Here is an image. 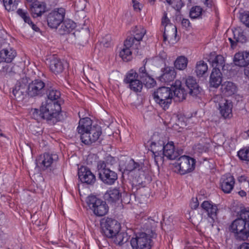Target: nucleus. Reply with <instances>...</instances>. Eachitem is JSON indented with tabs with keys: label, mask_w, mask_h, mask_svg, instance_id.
<instances>
[{
	"label": "nucleus",
	"mask_w": 249,
	"mask_h": 249,
	"mask_svg": "<svg viewBox=\"0 0 249 249\" xmlns=\"http://www.w3.org/2000/svg\"><path fill=\"white\" fill-rule=\"evenodd\" d=\"M231 229L236 234V238L245 240L248 239L249 231V210L246 208L242 209L239 217L231 224Z\"/></svg>",
	"instance_id": "1"
},
{
	"label": "nucleus",
	"mask_w": 249,
	"mask_h": 249,
	"mask_svg": "<svg viewBox=\"0 0 249 249\" xmlns=\"http://www.w3.org/2000/svg\"><path fill=\"white\" fill-rule=\"evenodd\" d=\"M61 110L60 104L57 102H48L47 100L45 103H43L41 106L43 119L51 124H54L60 121Z\"/></svg>",
	"instance_id": "2"
},
{
	"label": "nucleus",
	"mask_w": 249,
	"mask_h": 249,
	"mask_svg": "<svg viewBox=\"0 0 249 249\" xmlns=\"http://www.w3.org/2000/svg\"><path fill=\"white\" fill-rule=\"evenodd\" d=\"M152 96L156 104L164 110H166L169 108L173 99L172 89L166 87L158 88Z\"/></svg>",
	"instance_id": "3"
},
{
	"label": "nucleus",
	"mask_w": 249,
	"mask_h": 249,
	"mask_svg": "<svg viewBox=\"0 0 249 249\" xmlns=\"http://www.w3.org/2000/svg\"><path fill=\"white\" fill-rule=\"evenodd\" d=\"M100 225L101 233L107 238L113 237L121 229L120 224L117 220L108 217L103 218Z\"/></svg>",
	"instance_id": "4"
},
{
	"label": "nucleus",
	"mask_w": 249,
	"mask_h": 249,
	"mask_svg": "<svg viewBox=\"0 0 249 249\" xmlns=\"http://www.w3.org/2000/svg\"><path fill=\"white\" fill-rule=\"evenodd\" d=\"M155 233L149 235L145 232H139L135 237L132 238L130 241L132 249H151L152 247V238L154 237Z\"/></svg>",
	"instance_id": "5"
},
{
	"label": "nucleus",
	"mask_w": 249,
	"mask_h": 249,
	"mask_svg": "<svg viewBox=\"0 0 249 249\" xmlns=\"http://www.w3.org/2000/svg\"><path fill=\"white\" fill-rule=\"evenodd\" d=\"M196 160L187 156H180L174 165L175 171L180 175L192 172L195 167Z\"/></svg>",
	"instance_id": "6"
},
{
	"label": "nucleus",
	"mask_w": 249,
	"mask_h": 249,
	"mask_svg": "<svg viewBox=\"0 0 249 249\" xmlns=\"http://www.w3.org/2000/svg\"><path fill=\"white\" fill-rule=\"evenodd\" d=\"M87 204L89 209L97 216H103L108 212V207L106 202L95 196H89L87 200Z\"/></svg>",
	"instance_id": "7"
},
{
	"label": "nucleus",
	"mask_w": 249,
	"mask_h": 249,
	"mask_svg": "<svg viewBox=\"0 0 249 249\" xmlns=\"http://www.w3.org/2000/svg\"><path fill=\"white\" fill-rule=\"evenodd\" d=\"M106 167L103 162L97 164L99 178L105 184L112 185L118 178L117 174Z\"/></svg>",
	"instance_id": "8"
},
{
	"label": "nucleus",
	"mask_w": 249,
	"mask_h": 249,
	"mask_svg": "<svg viewBox=\"0 0 249 249\" xmlns=\"http://www.w3.org/2000/svg\"><path fill=\"white\" fill-rule=\"evenodd\" d=\"M46 88L44 82L40 79L32 81L27 88V94L32 97H41L45 94Z\"/></svg>",
	"instance_id": "9"
},
{
	"label": "nucleus",
	"mask_w": 249,
	"mask_h": 249,
	"mask_svg": "<svg viewBox=\"0 0 249 249\" xmlns=\"http://www.w3.org/2000/svg\"><path fill=\"white\" fill-rule=\"evenodd\" d=\"M102 134L101 127L98 125H93L92 128L80 136L82 142L86 145H89L97 141Z\"/></svg>",
	"instance_id": "10"
},
{
	"label": "nucleus",
	"mask_w": 249,
	"mask_h": 249,
	"mask_svg": "<svg viewBox=\"0 0 249 249\" xmlns=\"http://www.w3.org/2000/svg\"><path fill=\"white\" fill-rule=\"evenodd\" d=\"M65 10L63 8L54 10L48 16V26L51 28L56 29L62 23L65 17Z\"/></svg>",
	"instance_id": "11"
},
{
	"label": "nucleus",
	"mask_w": 249,
	"mask_h": 249,
	"mask_svg": "<svg viewBox=\"0 0 249 249\" xmlns=\"http://www.w3.org/2000/svg\"><path fill=\"white\" fill-rule=\"evenodd\" d=\"M171 89L173 94V99L176 102H181L185 99L188 91L182 86L181 82L179 80H176L171 85Z\"/></svg>",
	"instance_id": "12"
},
{
	"label": "nucleus",
	"mask_w": 249,
	"mask_h": 249,
	"mask_svg": "<svg viewBox=\"0 0 249 249\" xmlns=\"http://www.w3.org/2000/svg\"><path fill=\"white\" fill-rule=\"evenodd\" d=\"M139 75L131 70L126 75L124 81L129 84L130 88L135 92L141 91L142 88V82L138 79Z\"/></svg>",
	"instance_id": "13"
},
{
	"label": "nucleus",
	"mask_w": 249,
	"mask_h": 249,
	"mask_svg": "<svg viewBox=\"0 0 249 249\" xmlns=\"http://www.w3.org/2000/svg\"><path fill=\"white\" fill-rule=\"evenodd\" d=\"M137 54L133 45L131 39H126L124 41L123 48L120 52L119 55L124 61H129L131 60L132 53Z\"/></svg>",
	"instance_id": "14"
},
{
	"label": "nucleus",
	"mask_w": 249,
	"mask_h": 249,
	"mask_svg": "<svg viewBox=\"0 0 249 249\" xmlns=\"http://www.w3.org/2000/svg\"><path fill=\"white\" fill-rule=\"evenodd\" d=\"M78 178L82 183L93 184L96 181L95 176L86 166H81L78 170Z\"/></svg>",
	"instance_id": "15"
},
{
	"label": "nucleus",
	"mask_w": 249,
	"mask_h": 249,
	"mask_svg": "<svg viewBox=\"0 0 249 249\" xmlns=\"http://www.w3.org/2000/svg\"><path fill=\"white\" fill-rule=\"evenodd\" d=\"M165 142L162 140L152 142L150 144L151 151L154 155L155 161L157 164L160 161L163 162V156H161L162 152L164 146Z\"/></svg>",
	"instance_id": "16"
},
{
	"label": "nucleus",
	"mask_w": 249,
	"mask_h": 249,
	"mask_svg": "<svg viewBox=\"0 0 249 249\" xmlns=\"http://www.w3.org/2000/svg\"><path fill=\"white\" fill-rule=\"evenodd\" d=\"M27 87L23 80L18 81L13 89V94L18 101H22L26 96Z\"/></svg>",
	"instance_id": "17"
},
{
	"label": "nucleus",
	"mask_w": 249,
	"mask_h": 249,
	"mask_svg": "<svg viewBox=\"0 0 249 249\" xmlns=\"http://www.w3.org/2000/svg\"><path fill=\"white\" fill-rule=\"evenodd\" d=\"M234 178L230 174L223 176L220 179V186L222 190L226 194H229L233 188Z\"/></svg>",
	"instance_id": "18"
},
{
	"label": "nucleus",
	"mask_w": 249,
	"mask_h": 249,
	"mask_svg": "<svg viewBox=\"0 0 249 249\" xmlns=\"http://www.w3.org/2000/svg\"><path fill=\"white\" fill-rule=\"evenodd\" d=\"M49 68L50 70L55 74L63 72L64 69V62L56 55H53L49 58Z\"/></svg>",
	"instance_id": "19"
},
{
	"label": "nucleus",
	"mask_w": 249,
	"mask_h": 249,
	"mask_svg": "<svg viewBox=\"0 0 249 249\" xmlns=\"http://www.w3.org/2000/svg\"><path fill=\"white\" fill-rule=\"evenodd\" d=\"M179 151H175L174 143L172 142L167 143L163 146L161 156L166 157L167 159L173 160L176 159L181 153Z\"/></svg>",
	"instance_id": "20"
},
{
	"label": "nucleus",
	"mask_w": 249,
	"mask_h": 249,
	"mask_svg": "<svg viewBox=\"0 0 249 249\" xmlns=\"http://www.w3.org/2000/svg\"><path fill=\"white\" fill-rule=\"evenodd\" d=\"M186 85L189 89V93L193 96H197L201 92V89L197 84L196 79L193 76H189L185 80Z\"/></svg>",
	"instance_id": "21"
},
{
	"label": "nucleus",
	"mask_w": 249,
	"mask_h": 249,
	"mask_svg": "<svg viewBox=\"0 0 249 249\" xmlns=\"http://www.w3.org/2000/svg\"><path fill=\"white\" fill-rule=\"evenodd\" d=\"M232 104L228 100H223V102L219 105V110L221 116L225 119L232 117Z\"/></svg>",
	"instance_id": "22"
},
{
	"label": "nucleus",
	"mask_w": 249,
	"mask_h": 249,
	"mask_svg": "<svg viewBox=\"0 0 249 249\" xmlns=\"http://www.w3.org/2000/svg\"><path fill=\"white\" fill-rule=\"evenodd\" d=\"M146 33V31L143 28L140 27L137 28L134 36L128 37L126 39H131L133 41V45L136 53L138 54V50L140 49V41L142 40Z\"/></svg>",
	"instance_id": "23"
},
{
	"label": "nucleus",
	"mask_w": 249,
	"mask_h": 249,
	"mask_svg": "<svg viewBox=\"0 0 249 249\" xmlns=\"http://www.w3.org/2000/svg\"><path fill=\"white\" fill-rule=\"evenodd\" d=\"M233 62L235 65L246 67L249 65V52H242L236 53Z\"/></svg>",
	"instance_id": "24"
},
{
	"label": "nucleus",
	"mask_w": 249,
	"mask_h": 249,
	"mask_svg": "<svg viewBox=\"0 0 249 249\" xmlns=\"http://www.w3.org/2000/svg\"><path fill=\"white\" fill-rule=\"evenodd\" d=\"M29 6L34 18L41 16L45 12L46 9V4L44 2H33L29 4Z\"/></svg>",
	"instance_id": "25"
},
{
	"label": "nucleus",
	"mask_w": 249,
	"mask_h": 249,
	"mask_svg": "<svg viewBox=\"0 0 249 249\" xmlns=\"http://www.w3.org/2000/svg\"><path fill=\"white\" fill-rule=\"evenodd\" d=\"M162 74L160 76L161 82L168 83L172 81L175 78L176 73L172 67L167 66L161 70Z\"/></svg>",
	"instance_id": "26"
},
{
	"label": "nucleus",
	"mask_w": 249,
	"mask_h": 249,
	"mask_svg": "<svg viewBox=\"0 0 249 249\" xmlns=\"http://www.w3.org/2000/svg\"><path fill=\"white\" fill-rule=\"evenodd\" d=\"M104 196L108 203H116L121 200L122 193L118 189L114 188L107 190Z\"/></svg>",
	"instance_id": "27"
},
{
	"label": "nucleus",
	"mask_w": 249,
	"mask_h": 249,
	"mask_svg": "<svg viewBox=\"0 0 249 249\" xmlns=\"http://www.w3.org/2000/svg\"><path fill=\"white\" fill-rule=\"evenodd\" d=\"M220 90L223 95L230 96L234 94L237 92V88L233 82L225 81L221 84Z\"/></svg>",
	"instance_id": "28"
},
{
	"label": "nucleus",
	"mask_w": 249,
	"mask_h": 249,
	"mask_svg": "<svg viewBox=\"0 0 249 249\" xmlns=\"http://www.w3.org/2000/svg\"><path fill=\"white\" fill-rule=\"evenodd\" d=\"M222 81V74L218 69H213L210 77V86L214 88H217L221 85Z\"/></svg>",
	"instance_id": "29"
},
{
	"label": "nucleus",
	"mask_w": 249,
	"mask_h": 249,
	"mask_svg": "<svg viewBox=\"0 0 249 249\" xmlns=\"http://www.w3.org/2000/svg\"><path fill=\"white\" fill-rule=\"evenodd\" d=\"M201 208L213 220L216 218L218 208L216 205L209 201H204L201 205Z\"/></svg>",
	"instance_id": "30"
},
{
	"label": "nucleus",
	"mask_w": 249,
	"mask_h": 249,
	"mask_svg": "<svg viewBox=\"0 0 249 249\" xmlns=\"http://www.w3.org/2000/svg\"><path fill=\"white\" fill-rule=\"evenodd\" d=\"M209 62L212 64L213 69H218L221 71L224 70L225 66V60L222 55H217L215 54H211L208 60Z\"/></svg>",
	"instance_id": "31"
},
{
	"label": "nucleus",
	"mask_w": 249,
	"mask_h": 249,
	"mask_svg": "<svg viewBox=\"0 0 249 249\" xmlns=\"http://www.w3.org/2000/svg\"><path fill=\"white\" fill-rule=\"evenodd\" d=\"M93 127L91 120L89 118L85 117L80 120L77 130L80 136L82 133L91 129Z\"/></svg>",
	"instance_id": "32"
},
{
	"label": "nucleus",
	"mask_w": 249,
	"mask_h": 249,
	"mask_svg": "<svg viewBox=\"0 0 249 249\" xmlns=\"http://www.w3.org/2000/svg\"><path fill=\"white\" fill-rule=\"evenodd\" d=\"M161 24L164 27V32L170 35L171 36H176L177 28L175 25L170 22V20L167 18L166 14H164L162 18Z\"/></svg>",
	"instance_id": "33"
},
{
	"label": "nucleus",
	"mask_w": 249,
	"mask_h": 249,
	"mask_svg": "<svg viewBox=\"0 0 249 249\" xmlns=\"http://www.w3.org/2000/svg\"><path fill=\"white\" fill-rule=\"evenodd\" d=\"M58 159V157L56 154L45 153L41 159V163L44 167L48 168L50 167L53 162L56 161Z\"/></svg>",
	"instance_id": "34"
},
{
	"label": "nucleus",
	"mask_w": 249,
	"mask_h": 249,
	"mask_svg": "<svg viewBox=\"0 0 249 249\" xmlns=\"http://www.w3.org/2000/svg\"><path fill=\"white\" fill-rule=\"evenodd\" d=\"M16 55V52L10 49H3L0 52V58L1 61H4L6 63H10Z\"/></svg>",
	"instance_id": "35"
},
{
	"label": "nucleus",
	"mask_w": 249,
	"mask_h": 249,
	"mask_svg": "<svg viewBox=\"0 0 249 249\" xmlns=\"http://www.w3.org/2000/svg\"><path fill=\"white\" fill-rule=\"evenodd\" d=\"M61 24V26L59 30L61 34L69 33L75 27V23L73 21L70 19L63 20Z\"/></svg>",
	"instance_id": "36"
},
{
	"label": "nucleus",
	"mask_w": 249,
	"mask_h": 249,
	"mask_svg": "<svg viewBox=\"0 0 249 249\" xmlns=\"http://www.w3.org/2000/svg\"><path fill=\"white\" fill-rule=\"evenodd\" d=\"M109 238L112 239L113 242L115 244L119 246H121L124 243H126L128 239L126 233L124 232H119V231H118L117 233L115 234L113 237H110Z\"/></svg>",
	"instance_id": "37"
},
{
	"label": "nucleus",
	"mask_w": 249,
	"mask_h": 249,
	"mask_svg": "<svg viewBox=\"0 0 249 249\" xmlns=\"http://www.w3.org/2000/svg\"><path fill=\"white\" fill-rule=\"evenodd\" d=\"M46 94L49 101L48 102H57V101L60 97V92L53 88L50 87L46 88Z\"/></svg>",
	"instance_id": "38"
},
{
	"label": "nucleus",
	"mask_w": 249,
	"mask_h": 249,
	"mask_svg": "<svg viewBox=\"0 0 249 249\" xmlns=\"http://www.w3.org/2000/svg\"><path fill=\"white\" fill-rule=\"evenodd\" d=\"M207 64L203 61L197 62L196 65L195 72L197 77H202L204 76L207 72Z\"/></svg>",
	"instance_id": "39"
},
{
	"label": "nucleus",
	"mask_w": 249,
	"mask_h": 249,
	"mask_svg": "<svg viewBox=\"0 0 249 249\" xmlns=\"http://www.w3.org/2000/svg\"><path fill=\"white\" fill-rule=\"evenodd\" d=\"M18 14L23 18L25 22L28 23L31 26L32 28L36 32H38L39 28H38L33 22L31 20L30 18L28 15V13L24 11L21 9H19L17 11Z\"/></svg>",
	"instance_id": "40"
},
{
	"label": "nucleus",
	"mask_w": 249,
	"mask_h": 249,
	"mask_svg": "<svg viewBox=\"0 0 249 249\" xmlns=\"http://www.w3.org/2000/svg\"><path fill=\"white\" fill-rule=\"evenodd\" d=\"M188 60L187 57L184 56H180L177 57L174 62L175 67L179 70H185L188 65Z\"/></svg>",
	"instance_id": "41"
},
{
	"label": "nucleus",
	"mask_w": 249,
	"mask_h": 249,
	"mask_svg": "<svg viewBox=\"0 0 249 249\" xmlns=\"http://www.w3.org/2000/svg\"><path fill=\"white\" fill-rule=\"evenodd\" d=\"M142 168V164L136 162L133 159H130L126 162L124 171H140Z\"/></svg>",
	"instance_id": "42"
},
{
	"label": "nucleus",
	"mask_w": 249,
	"mask_h": 249,
	"mask_svg": "<svg viewBox=\"0 0 249 249\" xmlns=\"http://www.w3.org/2000/svg\"><path fill=\"white\" fill-rule=\"evenodd\" d=\"M234 39L235 43H243L246 42L247 37L244 31L240 29H236L233 32Z\"/></svg>",
	"instance_id": "43"
},
{
	"label": "nucleus",
	"mask_w": 249,
	"mask_h": 249,
	"mask_svg": "<svg viewBox=\"0 0 249 249\" xmlns=\"http://www.w3.org/2000/svg\"><path fill=\"white\" fill-rule=\"evenodd\" d=\"M19 1V0H3L4 7L8 11L15 10Z\"/></svg>",
	"instance_id": "44"
},
{
	"label": "nucleus",
	"mask_w": 249,
	"mask_h": 249,
	"mask_svg": "<svg viewBox=\"0 0 249 249\" xmlns=\"http://www.w3.org/2000/svg\"><path fill=\"white\" fill-rule=\"evenodd\" d=\"M210 148V144L209 143H199L196 144L194 147V150L199 153L207 152Z\"/></svg>",
	"instance_id": "45"
},
{
	"label": "nucleus",
	"mask_w": 249,
	"mask_h": 249,
	"mask_svg": "<svg viewBox=\"0 0 249 249\" xmlns=\"http://www.w3.org/2000/svg\"><path fill=\"white\" fill-rule=\"evenodd\" d=\"M237 155L241 160L249 161V147L241 149Z\"/></svg>",
	"instance_id": "46"
},
{
	"label": "nucleus",
	"mask_w": 249,
	"mask_h": 249,
	"mask_svg": "<svg viewBox=\"0 0 249 249\" xmlns=\"http://www.w3.org/2000/svg\"><path fill=\"white\" fill-rule=\"evenodd\" d=\"M202 8L198 6L193 7L190 11V17L191 18H199L202 14Z\"/></svg>",
	"instance_id": "47"
},
{
	"label": "nucleus",
	"mask_w": 249,
	"mask_h": 249,
	"mask_svg": "<svg viewBox=\"0 0 249 249\" xmlns=\"http://www.w3.org/2000/svg\"><path fill=\"white\" fill-rule=\"evenodd\" d=\"M101 162H103L106 165V168H110V166L115 164L116 161L114 158L109 155L106 157L105 161L100 160L97 164H99Z\"/></svg>",
	"instance_id": "48"
},
{
	"label": "nucleus",
	"mask_w": 249,
	"mask_h": 249,
	"mask_svg": "<svg viewBox=\"0 0 249 249\" xmlns=\"http://www.w3.org/2000/svg\"><path fill=\"white\" fill-rule=\"evenodd\" d=\"M213 141L217 146H221L224 143L226 140L223 135L219 133L214 136Z\"/></svg>",
	"instance_id": "49"
},
{
	"label": "nucleus",
	"mask_w": 249,
	"mask_h": 249,
	"mask_svg": "<svg viewBox=\"0 0 249 249\" xmlns=\"http://www.w3.org/2000/svg\"><path fill=\"white\" fill-rule=\"evenodd\" d=\"M31 115L32 117L37 121L43 119V114L41 111V107L39 110L36 108L32 109L31 110Z\"/></svg>",
	"instance_id": "50"
},
{
	"label": "nucleus",
	"mask_w": 249,
	"mask_h": 249,
	"mask_svg": "<svg viewBox=\"0 0 249 249\" xmlns=\"http://www.w3.org/2000/svg\"><path fill=\"white\" fill-rule=\"evenodd\" d=\"M143 84L148 88H151L156 84V81L150 75L143 81Z\"/></svg>",
	"instance_id": "51"
},
{
	"label": "nucleus",
	"mask_w": 249,
	"mask_h": 249,
	"mask_svg": "<svg viewBox=\"0 0 249 249\" xmlns=\"http://www.w3.org/2000/svg\"><path fill=\"white\" fill-rule=\"evenodd\" d=\"M240 20L246 26L249 27V13L242 14L240 16Z\"/></svg>",
	"instance_id": "52"
},
{
	"label": "nucleus",
	"mask_w": 249,
	"mask_h": 249,
	"mask_svg": "<svg viewBox=\"0 0 249 249\" xmlns=\"http://www.w3.org/2000/svg\"><path fill=\"white\" fill-rule=\"evenodd\" d=\"M90 78L93 82L98 83L100 78L98 72L97 71H93L91 73Z\"/></svg>",
	"instance_id": "53"
},
{
	"label": "nucleus",
	"mask_w": 249,
	"mask_h": 249,
	"mask_svg": "<svg viewBox=\"0 0 249 249\" xmlns=\"http://www.w3.org/2000/svg\"><path fill=\"white\" fill-rule=\"evenodd\" d=\"M101 42L105 47H108L110 45V36L109 35L106 36V37L102 39Z\"/></svg>",
	"instance_id": "54"
},
{
	"label": "nucleus",
	"mask_w": 249,
	"mask_h": 249,
	"mask_svg": "<svg viewBox=\"0 0 249 249\" xmlns=\"http://www.w3.org/2000/svg\"><path fill=\"white\" fill-rule=\"evenodd\" d=\"M184 4L181 0H178L176 1V3L173 5L174 8L177 11H179Z\"/></svg>",
	"instance_id": "55"
},
{
	"label": "nucleus",
	"mask_w": 249,
	"mask_h": 249,
	"mask_svg": "<svg viewBox=\"0 0 249 249\" xmlns=\"http://www.w3.org/2000/svg\"><path fill=\"white\" fill-rule=\"evenodd\" d=\"M223 100L226 99L223 98L220 95H216L213 98V102L218 103V105L221 103V102H223Z\"/></svg>",
	"instance_id": "56"
},
{
	"label": "nucleus",
	"mask_w": 249,
	"mask_h": 249,
	"mask_svg": "<svg viewBox=\"0 0 249 249\" xmlns=\"http://www.w3.org/2000/svg\"><path fill=\"white\" fill-rule=\"evenodd\" d=\"M199 205V203L197 198H193L192 201L191 202L190 206L192 209H196Z\"/></svg>",
	"instance_id": "57"
},
{
	"label": "nucleus",
	"mask_w": 249,
	"mask_h": 249,
	"mask_svg": "<svg viewBox=\"0 0 249 249\" xmlns=\"http://www.w3.org/2000/svg\"><path fill=\"white\" fill-rule=\"evenodd\" d=\"M133 7L134 9L137 11H140L141 8L140 7V3L136 0H132Z\"/></svg>",
	"instance_id": "58"
},
{
	"label": "nucleus",
	"mask_w": 249,
	"mask_h": 249,
	"mask_svg": "<svg viewBox=\"0 0 249 249\" xmlns=\"http://www.w3.org/2000/svg\"><path fill=\"white\" fill-rule=\"evenodd\" d=\"M182 26L186 29H188L190 27V22L189 19L186 18H183L181 21Z\"/></svg>",
	"instance_id": "59"
},
{
	"label": "nucleus",
	"mask_w": 249,
	"mask_h": 249,
	"mask_svg": "<svg viewBox=\"0 0 249 249\" xmlns=\"http://www.w3.org/2000/svg\"><path fill=\"white\" fill-rule=\"evenodd\" d=\"M150 75L146 72L139 75V78L141 80V81H144L145 79L148 78Z\"/></svg>",
	"instance_id": "60"
},
{
	"label": "nucleus",
	"mask_w": 249,
	"mask_h": 249,
	"mask_svg": "<svg viewBox=\"0 0 249 249\" xmlns=\"http://www.w3.org/2000/svg\"><path fill=\"white\" fill-rule=\"evenodd\" d=\"M238 249H249V243H242L238 247Z\"/></svg>",
	"instance_id": "61"
},
{
	"label": "nucleus",
	"mask_w": 249,
	"mask_h": 249,
	"mask_svg": "<svg viewBox=\"0 0 249 249\" xmlns=\"http://www.w3.org/2000/svg\"><path fill=\"white\" fill-rule=\"evenodd\" d=\"M238 180L240 182H244L247 185L249 186V182L246 181V178L244 176H240L238 178Z\"/></svg>",
	"instance_id": "62"
},
{
	"label": "nucleus",
	"mask_w": 249,
	"mask_h": 249,
	"mask_svg": "<svg viewBox=\"0 0 249 249\" xmlns=\"http://www.w3.org/2000/svg\"><path fill=\"white\" fill-rule=\"evenodd\" d=\"M229 40L230 41L231 48H233L235 47L237 43H235V40L234 38L232 39L231 38H229Z\"/></svg>",
	"instance_id": "63"
},
{
	"label": "nucleus",
	"mask_w": 249,
	"mask_h": 249,
	"mask_svg": "<svg viewBox=\"0 0 249 249\" xmlns=\"http://www.w3.org/2000/svg\"><path fill=\"white\" fill-rule=\"evenodd\" d=\"M244 73L249 79V67H247L244 70Z\"/></svg>",
	"instance_id": "64"
}]
</instances>
